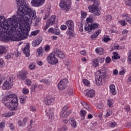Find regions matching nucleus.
Segmentation results:
<instances>
[{
    "label": "nucleus",
    "instance_id": "1",
    "mask_svg": "<svg viewBox=\"0 0 131 131\" xmlns=\"http://www.w3.org/2000/svg\"><path fill=\"white\" fill-rule=\"evenodd\" d=\"M18 8L17 15L8 18L6 24V18L0 16V37L5 33L8 34L7 39L11 41H19L25 39L30 31L29 21L35 20L36 13L26 4L25 0H16ZM27 16L29 17V18Z\"/></svg>",
    "mask_w": 131,
    "mask_h": 131
},
{
    "label": "nucleus",
    "instance_id": "2",
    "mask_svg": "<svg viewBox=\"0 0 131 131\" xmlns=\"http://www.w3.org/2000/svg\"><path fill=\"white\" fill-rule=\"evenodd\" d=\"M4 101L7 102L5 103V105L9 109L14 111L17 110L18 107V97L15 94H10L4 98Z\"/></svg>",
    "mask_w": 131,
    "mask_h": 131
},
{
    "label": "nucleus",
    "instance_id": "3",
    "mask_svg": "<svg viewBox=\"0 0 131 131\" xmlns=\"http://www.w3.org/2000/svg\"><path fill=\"white\" fill-rule=\"evenodd\" d=\"M87 24L84 28V30L88 31V33H91L92 30L98 29L100 25L98 24H93L94 19L92 17H88L86 18Z\"/></svg>",
    "mask_w": 131,
    "mask_h": 131
},
{
    "label": "nucleus",
    "instance_id": "4",
    "mask_svg": "<svg viewBox=\"0 0 131 131\" xmlns=\"http://www.w3.org/2000/svg\"><path fill=\"white\" fill-rule=\"evenodd\" d=\"M106 71V70L105 68H103L98 71V74L95 78V81L97 85H102V81H103V79H104L107 76Z\"/></svg>",
    "mask_w": 131,
    "mask_h": 131
},
{
    "label": "nucleus",
    "instance_id": "5",
    "mask_svg": "<svg viewBox=\"0 0 131 131\" xmlns=\"http://www.w3.org/2000/svg\"><path fill=\"white\" fill-rule=\"evenodd\" d=\"M15 79V76H10L4 83L2 86L3 90L7 91L11 90L13 86V81Z\"/></svg>",
    "mask_w": 131,
    "mask_h": 131
},
{
    "label": "nucleus",
    "instance_id": "6",
    "mask_svg": "<svg viewBox=\"0 0 131 131\" xmlns=\"http://www.w3.org/2000/svg\"><path fill=\"white\" fill-rule=\"evenodd\" d=\"M47 61L51 65H56V64H58L59 60L57 58L55 53H52L48 56Z\"/></svg>",
    "mask_w": 131,
    "mask_h": 131
},
{
    "label": "nucleus",
    "instance_id": "7",
    "mask_svg": "<svg viewBox=\"0 0 131 131\" xmlns=\"http://www.w3.org/2000/svg\"><path fill=\"white\" fill-rule=\"evenodd\" d=\"M88 10L90 13L94 14V15H95L96 16H100V15H101V11H100V9L98 8L97 5L93 4L89 6L88 7Z\"/></svg>",
    "mask_w": 131,
    "mask_h": 131
},
{
    "label": "nucleus",
    "instance_id": "8",
    "mask_svg": "<svg viewBox=\"0 0 131 131\" xmlns=\"http://www.w3.org/2000/svg\"><path fill=\"white\" fill-rule=\"evenodd\" d=\"M59 6L63 10H69L71 8V2L70 0H61Z\"/></svg>",
    "mask_w": 131,
    "mask_h": 131
},
{
    "label": "nucleus",
    "instance_id": "9",
    "mask_svg": "<svg viewBox=\"0 0 131 131\" xmlns=\"http://www.w3.org/2000/svg\"><path fill=\"white\" fill-rule=\"evenodd\" d=\"M55 20H56V16L52 15L51 16L47 21L46 25L45 28V30H47L48 27L52 26L55 23Z\"/></svg>",
    "mask_w": 131,
    "mask_h": 131
},
{
    "label": "nucleus",
    "instance_id": "10",
    "mask_svg": "<svg viewBox=\"0 0 131 131\" xmlns=\"http://www.w3.org/2000/svg\"><path fill=\"white\" fill-rule=\"evenodd\" d=\"M68 83V80L63 79L60 81L58 84V88L59 90H65L67 88V84Z\"/></svg>",
    "mask_w": 131,
    "mask_h": 131
},
{
    "label": "nucleus",
    "instance_id": "11",
    "mask_svg": "<svg viewBox=\"0 0 131 131\" xmlns=\"http://www.w3.org/2000/svg\"><path fill=\"white\" fill-rule=\"evenodd\" d=\"M45 0H32L31 2L33 7H40L45 4Z\"/></svg>",
    "mask_w": 131,
    "mask_h": 131
},
{
    "label": "nucleus",
    "instance_id": "12",
    "mask_svg": "<svg viewBox=\"0 0 131 131\" xmlns=\"http://www.w3.org/2000/svg\"><path fill=\"white\" fill-rule=\"evenodd\" d=\"M54 101H55V98L53 97L48 96L45 98L44 103L45 105H47V106H50V105L52 104Z\"/></svg>",
    "mask_w": 131,
    "mask_h": 131
},
{
    "label": "nucleus",
    "instance_id": "13",
    "mask_svg": "<svg viewBox=\"0 0 131 131\" xmlns=\"http://www.w3.org/2000/svg\"><path fill=\"white\" fill-rule=\"evenodd\" d=\"M53 109L49 108L47 109L46 111L47 114V117H48L50 121H53L54 120V113Z\"/></svg>",
    "mask_w": 131,
    "mask_h": 131
},
{
    "label": "nucleus",
    "instance_id": "14",
    "mask_svg": "<svg viewBox=\"0 0 131 131\" xmlns=\"http://www.w3.org/2000/svg\"><path fill=\"white\" fill-rule=\"evenodd\" d=\"M42 41V37H39L37 39H36L35 40H33V41L32 42V46L33 47H37V46H39V45H40V43Z\"/></svg>",
    "mask_w": 131,
    "mask_h": 131
},
{
    "label": "nucleus",
    "instance_id": "15",
    "mask_svg": "<svg viewBox=\"0 0 131 131\" xmlns=\"http://www.w3.org/2000/svg\"><path fill=\"white\" fill-rule=\"evenodd\" d=\"M29 43H27L26 47L24 48L23 52L26 57H29L30 56V50H29Z\"/></svg>",
    "mask_w": 131,
    "mask_h": 131
},
{
    "label": "nucleus",
    "instance_id": "16",
    "mask_svg": "<svg viewBox=\"0 0 131 131\" xmlns=\"http://www.w3.org/2000/svg\"><path fill=\"white\" fill-rule=\"evenodd\" d=\"M69 120L71 127H73V128H75V127L77 126V123L76 122V120L74 118H70Z\"/></svg>",
    "mask_w": 131,
    "mask_h": 131
},
{
    "label": "nucleus",
    "instance_id": "17",
    "mask_svg": "<svg viewBox=\"0 0 131 131\" xmlns=\"http://www.w3.org/2000/svg\"><path fill=\"white\" fill-rule=\"evenodd\" d=\"M28 72L26 70H22L19 73V77L21 80H25L26 79V75L28 74Z\"/></svg>",
    "mask_w": 131,
    "mask_h": 131
},
{
    "label": "nucleus",
    "instance_id": "18",
    "mask_svg": "<svg viewBox=\"0 0 131 131\" xmlns=\"http://www.w3.org/2000/svg\"><path fill=\"white\" fill-rule=\"evenodd\" d=\"M74 29H70L68 28V31H67L66 33L67 35H69V39H70V37H74L75 36V34H74V31H73Z\"/></svg>",
    "mask_w": 131,
    "mask_h": 131
},
{
    "label": "nucleus",
    "instance_id": "19",
    "mask_svg": "<svg viewBox=\"0 0 131 131\" xmlns=\"http://www.w3.org/2000/svg\"><path fill=\"white\" fill-rule=\"evenodd\" d=\"M71 114V110H69L68 111H62V112L60 113V117H67L69 115H70Z\"/></svg>",
    "mask_w": 131,
    "mask_h": 131
},
{
    "label": "nucleus",
    "instance_id": "20",
    "mask_svg": "<svg viewBox=\"0 0 131 131\" xmlns=\"http://www.w3.org/2000/svg\"><path fill=\"white\" fill-rule=\"evenodd\" d=\"M27 120H28V118H24L23 121H21L20 120H18V125L21 127L25 126V125H26Z\"/></svg>",
    "mask_w": 131,
    "mask_h": 131
},
{
    "label": "nucleus",
    "instance_id": "21",
    "mask_svg": "<svg viewBox=\"0 0 131 131\" xmlns=\"http://www.w3.org/2000/svg\"><path fill=\"white\" fill-rule=\"evenodd\" d=\"M110 92L113 96L116 95V90L115 89V85L112 84L110 85Z\"/></svg>",
    "mask_w": 131,
    "mask_h": 131
},
{
    "label": "nucleus",
    "instance_id": "22",
    "mask_svg": "<svg viewBox=\"0 0 131 131\" xmlns=\"http://www.w3.org/2000/svg\"><path fill=\"white\" fill-rule=\"evenodd\" d=\"M81 104L82 105L83 107L85 108L86 110H88V111H91L92 108H91V106H90V105H89V103H88L85 101H82Z\"/></svg>",
    "mask_w": 131,
    "mask_h": 131
},
{
    "label": "nucleus",
    "instance_id": "23",
    "mask_svg": "<svg viewBox=\"0 0 131 131\" xmlns=\"http://www.w3.org/2000/svg\"><path fill=\"white\" fill-rule=\"evenodd\" d=\"M66 25H67L68 28L74 29V23L72 20H68L67 21Z\"/></svg>",
    "mask_w": 131,
    "mask_h": 131
},
{
    "label": "nucleus",
    "instance_id": "24",
    "mask_svg": "<svg viewBox=\"0 0 131 131\" xmlns=\"http://www.w3.org/2000/svg\"><path fill=\"white\" fill-rule=\"evenodd\" d=\"M55 53L60 59H64L65 58V54L62 51L57 50Z\"/></svg>",
    "mask_w": 131,
    "mask_h": 131
},
{
    "label": "nucleus",
    "instance_id": "25",
    "mask_svg": "<svg viewBox=\"0 0 131 131\" xmlns=\"http://www.w3.org/2000/svg\"><path fill=\"white\" fill-rule=\"evenodd\" d=\"M86 96L89 98H93L95 96V90H90L86 93Z\"/></svg>",
    "mask_w": 131,
    "mask_h": 131
},
{
    "label": "nucleus",
    "instance_id": "26",
    "mask_svg": "<svg viewBox=\"0 0 131 131\" xmlns=\"http://www.w3.org/2000/svg\"><path fill=\"white\" fill-rule=\"evenodd\" d=\"M101 33V30H98L95 33H94L91 36V39H96L97 37H98V35H99Z\"/></svg>",
    "mask_w": 131,
    "mask_h": 131
},
{
    "label": "nucleus",
    "instance_id": "27",
    "mask_svg": "<svg viewBox=\"0 0 131 131\" xmlns=\"http://www.w3.org/2000/svg\"><path fill=\"white\" fill-rule=\"evenodd\" d=\"M15 112H9L3 114L2 116L3 117H11V116H13V115H15Z\"/></svg>",
    "mask_w": 131,
    "mask_h": 131
},
{
    "label": "nucleus",
    "instance_id": "28",
    "mask_svg": "<svg viewBox=\"0 0 131 131\" xmlns=\"http://www.w3.org/2000/svg\"><path fill=\"white\" fill-rule=\"evenodd\" d=\"M95 52L98 54V55H103L104 54V49L102 48H97L95 50Z\"/></svg>",
    "mask_w": 131,
    "mask_h": 131
},
{
    "label": "nucleus",
    "instance_id": "29",
    "mask_svg": "<svg viewBox=\"0 0 131 131\" xmlns=\"http://www.w3.org/2000/svg\"><path fill=\"white\" fill-rule=\"evenodd\" d=\"M7 53V49H6V47L0 46V55H4V54H6Z\"/></svg>",
    "mask_w": 131,
    "mask_h": 131
},
{
    "label": "nucleus",
    "instance_id": "30",
    "mask_svg": "<svg viewBox=\"0 0 131 131\" xmlns=\"http://www.w3.org/2000/svg\"><path fill=\"white\" fill-rule=\"evenodd\" d=\"M107 105L108 106L109 108H112V107H113V104L114 103L113 100L111 99H108L107 100Z\"/></svg>",
    "mask_w": 131,
    "mask_h": 131
},
{
    "label": "nucleus",
    "instance_id": "31",
    "mask_svg": "<svg viewBox=\"0 0 131 131\" xmlns=\"http://www.w3.org/2000/svg\"><path fill=\"white\" fill-rule=\"evenodd\" d=\"M50 16V9H48L47 11H45L44 13V16L43 17V20H46Z\"/></svg>",
    "mask_w": 131,
    "mask_h": 131
},
{
    "label": "nucleus",
    "instance_id": "32",
    "mask_svg": "<svg viewBox=\"0 0 131 131\" xmlns=\"http://www.w3.org/2000/svg\"><path fill=\"white\" fill-rule=\"evenodd\" d=\"M92 65L93 67H98V65H99V60L97 59H93Z\"/></svg>",
    "mask_w": 131,
    "mask_h": 131
},
{
    "label": "nucleus",
    "instance_id": "33",
    "mask_svg": "<svg viewBox=\"0 0 131 131\" xmlns=\"http://www.w3.org/2000/svg\"><path fill=\"white\" fill-rule=\"evenodd\" d=\"M122 17H123L124 18H125V19H126L127 22H128L129 24H131V18L130 17H129V16H128V14H124L122 15Z\"/></svg>",
    "mask_w": 131,
    "mask_h": 131
},
{
    "label": "nucleus",
    "instance_id": "34",
    "mask_svg": "<svg viewBox=\"0 0 131 131\" xmlns=\"http://www.w3.org/2000/svg\"><path fill=\"white\" fill-rule=\"evenodd\" d=\"M113 56H112V59H114V60H117L118 59H120V56L117 53V52H114L113 53Z\"/></svg>",
    "mask_w": 131,
    "mask_h": 131
},
{
    "label": "nucleus",
    "instance_id": "35",
    "mask_svg": "<svg viewBox=\"0 0 131 131\" xmlns=\"http://www.w3.org/2000/svg\"><path fill=\"white\" fill-rule=\"evenodd\" d=\"M85 114H86V111H82V110L80 111V115H81V117H82V120H84V118L85 117Z\"/></svg>",
    "mask_w": 131,
    "mask_h": 131
},
{
    "label": "nucleus",
    "instance_id": "36",
    "mask_svg": "<svg viewBox=\"0 0 131 131\" xmlns=\"http://www.w3.org/2000/svg\"><path fill=\"white\" fill-rule=\"evenodd\" d=\"M86 16H88V13L84 11H81V18L82 19H84V18H86Z\"/></svg>",
    "mask_w": 131,
    "mask_h": 131
},
{
    "label": "nucleus",
    "instance_id": "37",
    "mask_svg": "<svg viewBox=\"0 0 131 131\" xmlns=\"http://www.w3.org/2000/svg\"><path fill=\"white\" fill-rule=\"evenodd\" d=\"M5 67V60L3 58H0V68Z\"/></svg>",
    "mask_w": 131,
    "mask_h": 131
},
{
    "label": "nucleus",
    "instance_id": "38",
    "mask_svg": "<svg viewBox=\"0 0 131 131\" xmlns=\"http://www.w3.org/2000/svg\"><path fill=\"white\" fill-rule=\"evenodd\" d=\"M118 23H119L121 26H125V25H126V23H125V20L124 19L119 20Z\"/></svg>",
    "mask_w": 131,
    "mask_h": 131
},
{
    "label": "nucleus",
    "instance_id": "39",
    "mask_svg": "<svg viewBox=\"0 0 131 131\" xmlns=\"http://www.w3.org/2000/svg\"><path fill=\"white\" fill-rule=\"evenodd\" d=\"M82 81H83V83H84V84L86 86H88V85H90V84H91V82H90V81H89L86 79H83Z\"/></svg>",
    "mask_w": 131,
    "mask_h": 131
},
{
    "label": "nucleus",
    "instance_id": "40",
    "mask_svg": "<svg viewBox=\"0 0 131 131\" xmlns=\"http://www.w3.org/2000/svg\"><path fill=\"white\" fill-rule=\"evenodd\" d=\"M105 19L107 22H111V20H112V16L110 15H107L105 16Z\"/></svg>",
    "mask_w": 131,
    "mask_h": 131
},
{
    "label": "nucleus",
    "instance_id": "41",
    "mask_svg": "<svg viewBox=\"0 0 131 131\" xmlns=\"http://www.w3.org/2000/svg\"><path fill=\"white\" fill-rule=\"evenodd\" d=\"M54 34H55V35H60V30H59V29H58V28H55L54 29Z\"/></svg>",
    "mask_w": 131,
    "mask_h": 131
},
{
    "label": "nucleus",
    "instance_id": "42",
    "mask_svg": "<svg viewBox=\"0 0 131 131\" xmlns=\"http://www.w3.org/2000/svg\"><path fill=\"white\" fill-rule=\"evenodd\" d=\"M104 42H108L109 40H110V38L109 37V36H104L103 37V39H102Z\"/></svg>",
    "mask_w": 131,
    "mask_h": 131
},
{
    "label": "nucleus",
    "instance_id": "43",
    "mask_svg": "<svg viewBox=\"0 0 131 131\" xmlns=\"http://www.w3.org/2000/svg\"><path fill=\"white\" fill-rule=\"evenodd\" d=\"M29 68L30 70H33L35 69V64L34 63H31L29 66Z\"/></svg>",
    "mask_w": 131,
    "mask_h": 131
},
{
    "label": "nucleus",
    "instance_id": "44",
    "mask_svg": "<svg viewBox=\"0 0 131 131\" xmlns=\"http://www.w3.org/2000/svg\"><path fill=\"white\" fill-rule=\"evenodd\" d=\"M40 82H43L44 83H45V84H47V85H49V84H51V82H50V81L46 79L41 80Z\"/></svg>",
    "mask_w": 131,
    "mask_h": 131
},
{
    "label": "nucleus",
    "instance_id": "45",
    "mask_svg": "<svg viewBox=\"0 0 131 131\" xmlns=\"http://www.w3.org/2000/svg\"><path fill=\"white\" fill-rule=\"evenodd\" d=\"M39 31L38 30L33 31L31 32V35H32L33 36H35V35H37V34L38 33Z\"/></svg>",
    "mask_w": 131,
    "mask_h": 131
},
{
    "label": "nucleus",
    "instance_id": "46",
    "mask_svg": "<svg viewBox=\"0 0 131 131\" xmlns=\"http://www.w3.org/2000/svg\"><path fill=\"white\" fill-rule=\"evenodd\" d=\"M37 53L39 56L42 55V48L40 47L37 49Z\"/></svg>",
    "mask_w": 131,
    "mask_h": 131
},
{
    "label": "nucleus",
    "instance_id": "47",
    "mask_svg": "<svg viewBox=\"0 0 131 131\" xmlns=\"http://www.w3.org/2000/svg\"><path fill=\"white\" fill-rule=\"evenodd\" d=\"M117 125V123L115 122H112L110 123V127H115Z\"/></svg>",
    "mask_w": 131,
    "mask_h": 131
},
{
    "label": "nucleus",
    "instance_id": "48",
    "mask_svg": "<svg viewBox=\"0 0 131 131\" xmlns=\"http://www.w3.org/2000/svg\"><path fill=\"white\" fill-rule=\"evenodd\" d=\"M37 84H34V85H32L31 87V90L32 91V92H35V89H36V86H37Z\"/></svg>",
    "mask_w": 131,
    "mask_h": 131
},
{
    "label": "nucleus",
    "instance_id": "49",
    "mask_svg": "<svg viewBox=\"0 0 131 131\" xmlns=\"http://www.w3.org/2000/svg\"><path fill=\"white\" fill-rule=\"evenodd\" d=\"M90 2L93 3V5H96V6H99V1L98 0H90Z\"/></svg>",
    "mask_w": 131,
    "mask_h": 131
},
{
    "label": "nucleus",
    "instance_id": "50",
    "mask_svg": "<svg viewBox=\"0 0 131 131\" xmlns=\"http://www.w3.org/2000/svg\"><path fill=\"white\" fill-rule=\"evenodd\" d=\"M128 60L131 63V50L129 51L128 52Z\"/></svg>",
    "mask_w": 131,
    "mask_h": 131
},
{
    "label": "nucleus",
    "instance_id": "51",
    "mask_svg": "<svg viewBox=\"0 0 131 131\" xmlns=\"http://www.w3.org/2000/svg\"><path fill=\"white\" fill-rule=\"evenodd\" d=\"M26 84L27 85H31V80L30 79H26Z\"/></svg>",
    "mask_w": 131,
    "mask_h": 131
},
{
    "label": "nucleus",
    "instance_id": "52",
    "mask_svg": "<svg viewBox=\"0 0 131 131\" xmlns=\"http://www.w3.org/2000/svg\"><path fill=\"white\" fill-rule=\"evenodd\" d=\"M125 2L127 6L131 7V0H125Z\"/></svg>",
    "mask_w": 131,
    "mask_h": 131
},
{
    "label": "nucleus",
    "instance_id": "53",
    "mask_svg": "<svg viewBox=\"0 0 131 131\" xmlns=\"http://www.w3.org/2000/svg\"><path fill=\"white\" fill-rule=\"evenodd\" d=\"M112 114V111L111 110H108L106 114V117L110 116Z\"/></svg>",
    "mask_w": 131,
    "mask_h": 131
},
{
    "label": "nucleus",
    "instance_id": "54",
    "mask_svg": "<svg viewBox=\"0 0 131 131\" xmlns=\"http://www.w3.org/2000/svg\"><path fill=\"white\" fill-rule=\"evenodd\" d=\"M5 124L4 122H2L0 123V129H4L5 128Z\"/></svg>",
    "mask_w": 131,
    "mask_h": 131
},
{
    "label": "nucleus",
    "instance_id": "55",
    "mask_svg": "<svg viewBox=\"0 0 131 131\" xmlns=\"http://www.w3.org/2000/svg\"><path fill=\"white\" fill-rule=\"evenodd\" d=\"M23 93L25 94H28L29 93V90L26 88H24L23 89Z\"/></svg>",
    "mask_w": 131,
    "mask_h": 131
},
{
    "label": "nucleus",
    "instance_id": "56",
    "mask_svg": "<svg viewBox=\"0 0 131 131\" xmlns=\"http://www.w3.org/2000/svg\"><path fill=\"white\" fill-rule=\"evenodd\" d=\"M105 62L106 63H107V64L110 63V62H111V58H110V57H107L105 58Z\"/></svg>",
    "mask_w": 131,
    "mask_h": 131
},
{
    "label": "nucleus",
    "instance_id": "57",
    "mask_svg": "<svg viewBox=\"0 0 131 131\" xmlns=\"http://www.w3.org/2000/svg\"><path fill=\"white\" fill-rule=\"evenodd\" d=\"M60 29L61 30H66L67 29V26L65 25H62L60 27Z\"/></svg>",
    "mask_w": 131,
    "mask_h": 131
},
{
    "label": "nucleus",
    "instance_id": "58",
    "mask_svg": "<svg viewBox=\"0 0 131 131\" xmlns=\"http://www.w3.org/2000/svg\"><path fill=\"white\" fill-rule=\"evenodd\" d=\"M54 31H55V29H54V28H50L48 30V32H49L50 33H53V34H54Z\"/></svg>",
    "mask_w": 131,
    "mask_h": 131
},
{
    "label": "nucleus",
    "instance_id": "59",
    "mask_svg": "<svg viewBox=\"0 0 131 131\" xmlns=\"http://www.w3.org/2000/svg\"><path fill=\"white\" fill-rule=\"evenodd\" d=\"M127 33H128V30L124 29L122 31L123 35H127Z\"/></svg>",
    "mask_w": 131,
    "mask_h": 131
},
{
    "label": "nucleus",
    "instance_id": "60",
    "mask_svg": "<svg viewBox=\"0 0 131 131\" xmlns=\"http://www.w3.org/2000/svg\"><path fill=\"white\" fill-rule=\"evenodd\" d=\"M9 127L12 130H14V129H15V127H14L13 123L9 124Z\"/></svg>",
    "mask_w": 131,
    "mask_h": 131
},
{
    "label": "nucleus",
    "instance_id": "61",
    "mask_svg": "<svg viewBox=\"0 0 131 131\" xmlns=\"http://www.w3.org/2000/svg\"><path fill=\"white\" fill-rule=\"evenodd\" d=\"M11 54L8 53L5 56V59H6L7 60H10V58H11Z\"/></svg>",
    "mask_w": 131,
    "mask_h": 131
},
{
    "label": "nucleus",
    "instance_id": "62",
    "mask_svg": "<svg viewBox=\"0 0 131 131\" xmlns=\"http://www.w3.org/2000/svg\"><path fill=\"white\" fill-rule=\"evenodd\" d=\"M50 46L47 45L45 47V51H46V52H48V51H50Z\"/></svg>",
    "mask_w": 131,
    "mask_h": 131
},
{
    "label": "nucleus",
    "instance_id": "63",
    "mask_svg": "<svg viewBox=\"0 0 131 131\" xmlns=\"http://www.w3.org/2000/svg\"><path fill=\"white\" fill-rule=\"evenodd\" d=\"M124 73H125L124 70H122V71L119 72V74L120 75H124Z\"/></svg>",
    "mask_w": 131,
    "mask_h": 131
},
{
    "label": "nucleus",
    "instance_id": "64",
    "mask_svg": "<svg viewBox=\"0 0 131 131\" xmlns=\"http://www.w3.org/2000/svg\"><path fill=\"white\" fill-rule=\"evenodd\" d=\"M124 109L126 111L128 112L130 110V107L128 105H127L124 107Z\"/></svg>",
    "mask_w": 131,
    "mask_h": 131
}]
</instances>
